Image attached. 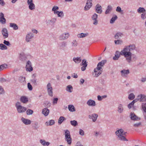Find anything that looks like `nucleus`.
Returning <instances> with one entry per match:
<instances>
[{
	"label": "nucleus",
	"mask_w": 146,
	"mask_h": 146,
	"mask_svg": "<svg viewBox=\"0 0 146 146\" xmlns=\"http://www.w3.org/2000/svg\"><path fill=\"white\" fill-rule=\"evenodd\" d=\"M135 46L134 44H130L125 46L120 52L118 50L115 52V56L113 58V59L117 60L121 55L124 56L128 63L136 61L137 60V56L132 53V52L135 50Z\"/></svg>",
	"instance_id": "1"
},
{
	"label": "nucleus",
	"mask_w": 146,
	"mask_h": 146,
	"mask_svg": "<svg viewBox=\"0 0 146 146\" xmlns=\"http://www.w3.org/2000/svg\"><path fill=\"white\" fill-rule=\"evenodd\" d=\"M106 62V60H104L98 64L97 67L94 69V72L95 74L94 75V77H97L102 74V67L103 66Z\"/></svg>",
	"instance_id": "2"
},
{
	"label": "nucleus",
	"mask_w": 146,
	"mask_h": 146,
	"mask_svg": "<svg viewBox=\"0 0 146 146\" xmlns=\"http://www.w3.org/2000/svg\"><path fill=\"white\" fill-rule=\"evenodd\" d=\"M115 134L117 135L119 139L122 141H127L128 140L125 137L127 132L123 131V130L122 129L117 130L115 132Z\"/></svg>",
	"instance_id": "3"
},
{
	"label": "nucleus",
	"mask_w": 146,
	"mask_h": 146,
	"mask_svg": "<svg viewBox=\"0 0 146 146\" xmlns=\"http://www.w3.org/2000/svg\"><path fill=\"white\" fill-rule=\"evenodd\" d=\"M15 106L17 112L19 113H23L27 110L26 108L21 105V103L19 102H17L15 104Z\"/></svg>",
	"instance_id": "4"
},
{
	"label": "nucleus",
	"mask_w": 146,
	"mask_h": 146,
	"mask_svg": "<svg viewBox=\"0 0 146 146\" xmlns=\"http://www.w3.org/2000/svg\"><path fill=\"white\" fill-rule=\"evenodd\" d=\"M65 134V139L67 142L68 144H71L72 143V139L69 131L68 130H65L64 131Z\"/></svg>",
	"instance_id": "5"
},
{
	"label": "nucleus",
	"mask_w": 146,
	"mask_h": 146,
	"mask_svg": "<svg viewBox=\"0 0 146 146\" xmlns=\"http://www.w3.org/2000/svg\"><path fill=\"white\" fill-rule=\"evenodd\" d=\"M46 88L48 95L50 96H53L52 88L51 84L50 83H48L46 86Z\"/></svg>",
	"instance_id": "6"
},
{
	"label": "nucleus",
	"mask_w": 146,
	"mask_h": 146,
	"mask_svg": "<svg viewBox=\"0 0 146 146\" xmlns=\"http://www.w3.org/2000/svg\"><path fill=\"white\" fill-rule=\"evenodd\" d=\"M69 36L68 33H63L60 35L59 37V39L61 40H64L68 38Z\"/></svg>",
	"instance_id": "7"
},
{
	"label": "nucleus",
	"mask_w": 146,
	"mask_h": 146,
	"mask_svg": "<svg viewBox=\"0 0 146 146\" xmlns=\"http://www.w3.org/2000/svg\"><path fill=\"white\" fill-rule=\"evenodd\" d=\"M129 117L131 120L138 121L141 119V118L137 116L134 113H130Z\"/></svg>",
	"instance_id": "8"
},
{
	"label": "nucleus",
	"mask_w": 146,
	"mask_h": 146,
	"mask_svg": "<svg viewBox=\"0 0 146 146\" xmlns=\"http://www.w3.org/2000/svg\"><path fill=\"white\" fill-rule=\"evenodd\" d=\"M98 15L96 13L94 14L91 17L92 20L93 21V24L94 25H97L98 23Z\"/></svg>",
	"instance_id": "9"
},
{
	"label": "nucleus",
	"mask_w": 146,
	"mask_h": 146,
	"mask_svg": "<svg viewBox=\"0 0 146 146\" xmlns=\"http://www.w3.org/2000/svg\"><path fill=\"white\" fill-rule=\"evenodd\" d=\"M34 36V35L33 33L31 32L28 33L26 36V42H30L33 38Z\"/></svg>",
	"instance_id": "10"
},
{
	"label": "nucleus",
	"mask_w": 146,
	"mask_h": 146,
	"mask_svg": "<svg viewBox=\"0 0 146 146\" xmlns=\"http://www.w3.org/2000/svg\"><path fill=\"white\" fill-rule=\"evenodd\" d=\"M1 33L4 38L5 39L8 37L9 34L7 30L5 28H3Z\"/></svg>",
	"instance_id": "11"
},
{
	"label": "nucleus",
	"mask_w": 146,
	"mask_h": 146,
	"mask_svg": "<svg viewBox=\"0 0 146 146\" xmlns=\"http://www.w3.org/2000/svg\"><path fill=\"white\" fill-rule=\"evenodd\" d=\"M25 68L26 70L28 71L29 72H31L33 70L31 62L29 60L27 61Z\"/></svg>",
	"instance_id": "12"
},
{
	"label": "nucleus",
	"mask_w": 146,
	"mask_h": 146,
	"mask_svg": "<svg viewBox=\"0 0 146 146\" xmlns=\"http://www.w3.org/2000/svg\"><path fill=\"white\" fill-rule=\"evenodd\" d=\"M56 19L55 18H52L51 19L46 20V23L47 25H54L56 23Z\"/></svg>",
	"instance_id": "13"
},
{
	"label": "nucleus",
	"mask_w": 146,
	"mask_h": 146,
	"mask_svg": "<svg viewBox=\"0 0 146 146\" xmlns=\"http://www.w3.org/2000/svg\"><path fill=\"white\" fill-rule=\"evenodd\" d=\"M67 45V42L65 41H63L60 43L59 45L60 48L63 50L64 51H66L65 47H66Z\"/></svg>",
	"instance_id": "14"
},
{
	"label": "nucleus",
	"mask_w": 146,
	"mask_h": 146,
	"mask_svg": "<svg viewBox=\"0 0 146 146\" xmlns=\"http://www.w3.org/2000/svg\"><path fill=\"white\" fill-rule=\"evenodd\" d=\"M86 104L89 106L94 107L96 105L95 102L92 99H90L87 101Z\"/></svg>",
	"instance_id": "15"
},
{
	"label": "nucleus",
	"mask_w": 146,
	"mask_h": 146,
	"mask_svg": "<svg viewBox=\"0 0 146 146\" xmlns=\"http://www.w3.org/2000/svg\"><path fill=\"white\" fill-rule=\"evenodd\" d=\"M96 12L98 13L101 14L102 12L101 6L99 4H98L95 7Z\"/></svg>",
	"instance_id": "16"
},
{
	"label": "nucleus",
	"mask_w": 146,
	"mask_h": 146,
	"mask_svg": "<svg viewBox=\"0 0 146 146\" xmlns=\"http://www.w3.org/2000/svg\"><path fill=\"white\" fill-rule=\"evenodd\" d=\"M98 116V115L95 113L88 116L89 118L92 119L93 122H95L96 121Z\"/></svg>",
	"instance_id": "17"
},
{
	"label": "nucleus",
	"mask_w": 146,
	"mask_h": 146,
	"mask_svg": "<svg viewBox=\"0 0 146 146\" xmlns=\"http://www.w3.org/2000/svg\"><path fill=\"white\" fill-rule=\"evenodd\" d=\"M121 75L123 77L127 76V75L129 74V70L128 69H123L120 71Z\"/></svg>",
	"instance_id": "18"
},
{
	"label": "nucleus",
	"mask_w": 146,
	"mask_h": 146,
	"mask_svg": "<svg viewBox=\"0 0 146 146\" xmlns=\"http://www.w3.org/2000/svg\"><path fill=\"white\" fill-rule=\"evenodd\" d=\"M21 120L22 122L26 125H30L31 123V121L30 120L25 118L23 117L21 118Z\"/></svg>",
	"instance_id": "19"
},
{
	"label": "nucleus",
	"mask_w": 146,
	"mask_h": 146,
	"mask_svg": "<svg viewBox=\"0 0 146 146\" xmlns=\"http://www.w3.org/2000/svg\"><path fill=\"white\" fill-rule=\"evenodd\" d=\"M0 22L2 24H5L6 23V20L4 17V15L2 13H0Z\"/></svg>",
	"instance_id": "20"
},
{
	"label": "nucleus",
	"mask_w": 146,
	"mask_h": 146,
	"mask_svg": "<svg viewBox=\"0 0 146 146\" xmlns=\"http://www.w3.org/2000/svg\"><path fill=\"white\" fill-rule=\"evenodd\" d=\"M139 98L140 102H146V96L144 94H140L138 96Z\"/></svg>",
	"instance_id": "21"
},
{
	"label": "nucleus",
	"mask_w": 146,
	"mask_h": 146,
	"mask_svg": "<svg viewBox=\"0 0 146 146\" xmlns=\"http://www.w3.org/2000/svg\"><path fill=\"white\" fill-rule=\"evenodd\" d=\"M20 101L23 103L26 104L28 102V98L25 96H23L21 97L20 98Z\"/></svg>",
	"instance_id": "22"
},
{
	"label": "nucleus",
	"mask_w": 146,
	"mask_h": 146,
	"mask_svg": "<svg viewBox=\"0 0 146 146\" xmlns=\"http://www.w3.org/2000/svg\"><path fill=\"white\" fill-rule=\"evenodd\" d=\"M19 56V59L22 61H25L27 59V57L25 55L23 52L20 53Z\"/></svg>",
	"instance_id": "23"
},
{
	"label": "nucleus",
	"mask_w": 146,
	"mask_h": 146,
	"mask_svg": "<svg viewBox=\"0 0 146 146\" xmlns=\"http://www.w3.org/2000/svg\"><path fill=\"white\" fill-rule=\"evenodd\" d=\"M89 35L88 33H82L77 35V36L79 38H83Z\"/></svg>",
	"instance_id": "24"
},
{
	"label": "nucleus",
	"mask_w": 146,
	"mask_h": 146,
	"mask_svg": "<svg viewBox=\"0 0 146 146\" xmlns=\"http://www.w3.org/2000/svg\"><path fill=\"white\" fill-rule=\"evenodd\" d=\"M49 112V110L48 109L46 108L43 109L42 111V113L46 116L48 115Z\"/></svg>",
	"instance_id": "25"
},
{
	"label": "nucleus",
	"mask_w": 146,
	"mask_h": 146,
	"mask_svg": "<svg viewBox=\"0 0 146 146\" xmlns=\"http://www.w3.org/2000/svg\"><path fill=\"white\" fill-rule=\"evenodd\" d=\"M54 120L52 119L46 122L45 123V125L46 126H51L54 124Z\"/></svg>",
	"instance_id": "26"
},
{
	"label": "nucleus",
	"mask_w": 146,
	"mask_h": 146,
	"mask_svg": "<svg viewBox=\"0 0 146 146\" xmlns=\"http://www.w3.org/2000/svg\"><path fill=\"white\" fill-rule=\"evenodd\" d=\"M40 142L44 146H48L50 144V143L49 142H46L45 140L43 139H40Z\"/></svg>",
	"instance_id": "27"
},
{
	"label": "nucleus",
	"mask_w": 146,
	"mask_h": 146,
	"mask_svg": "<svg viewBox=\"0 0 146 146\" xmlns=\"http://www.w3.org/2000/svg\"><path fill=\"white\" fill-rule=\"evenodd\" d=\"M10 26L13 28L14 30H17L18 29V26L16 24L14 23H10Z\"/></svg>",
	"instance_id": "28"
},
{
	"label": "nucleus",
	"mask_w": 146,
	"mask_h": 146,
	"mask_svg": "<svg viewBox=\"0 0 146 146\" xmlns=\"http://www.w3.org/2000/svg\"><path fill=\"white\" fill-rule=\"evenodd\" d=\"M73 60L76 63L78 64L82 61L80 57H74Z\"/></svg>",
	"instance_id": "29"
},
{
	"label": "nucleus",
	"mask_w": 146,
	"mask_h": 146,
	"mask_svg": "<svg viewBox=\"0 0 146 146\" xmlns=\"http://www.w3.org/2000/svg\"><path fill=\"white\" fill-rule=\"evenodd\" d=\"M123 105L122 104H120L118 107V112L119 113L123 112Z\"/></svg>",
	"instance_id": "30"
},
{
	"label": "nucleus",
	"mask_w": 146,
	"mask_h": 146,
	"mask_svg": "<svg viewBox=\"0 0 146 146\" xmlns=\"http://www.w3.org/2000/svg\"><path fill=\"white\" fill-rule=\"evenodd\" d=\"M68 109L70 112H74L76 111V109L74 106L72 104L68 106Z\"/></svg>",
	"instance_id": "31"
},
{
	"label": "nucleus",
	"mask_w": 146,
	"mask_h": 146,
	"mask_svg": "<svg viewBox=\"0 0 146 146\" xmlns=\"http://www.w3.org/2000/svg\"><path fill=\"white\" fill-rule=\"evenodd\" d=\"M112 10V7L110 5H109L108 6L107 9L106 10L105 13L106 14H108L110 13Z\"/></svg>",
	"instance_id": "32"
},
{
	"label": "nucleus",
	"mask_w": 146,
	"mask_h": 146,
	"mask_svg": "<svg viewBox=\"0 0 146 146\" xmlns=\"http://www.w3.org/2000/svg\"><path fill=\"white\" fill-rule=\"evenodd\" d=\"M92 6V4H90L88 3H86V5L84 7V10L85 11H88L89 10Z\"/></svg>",
	"instance_id": "33"
},
{
	"label": "nucleus",
	"mask_w": 146,
	"mask_h": 146,
	"mask_svg": "<svg viewBox=\"0 0 146 146\" xmlns=\"http://www.w3.org/2000/svg\"><path fill=\"white\" fill-rule=\"evenodd\" d=\"M54 14H57L58 15V17H63L64 16L63 13L62 11H56V12H55L54 13Z\"/></svg>",
	"instance_id": "34"
},
{
	"label": "nucleus",
	"mask_w": 146,
	"mask_h": 146,
	"mask_svg": "<svg viewBox=\"0 0 146 146\" xmlns=\"http://www.w3.org/2000/svg\"><path fill=\"white\" fill-rule=\"evenodd\" d=\"M123 35V33L119 32H118L115 35L114 38L116 39H117L119 38V37H121Z\"/></svg>",
	"instance_id": "35"
},
{
	"label": "nucleus",
	"mask_w": 146,
	"mask_h": 146,
	"mask_svg": "<svg viewBox=\"0 0 146 146\" xmlns=\"http://www.w3.org/2000/svg\"><path fill=\"white\" fill-rule=\"evenodd\" d=\"M146 11V10L144 8L142 7H139L137 10V12L139 13H144Z\"/></svg>",
	"instance_id": "36"
},
{
	"label": "nucleus",
	"mask_w": 146,
	"mask_h": 146,
	"mask_svg": "<svg viewBox=\"0 0 146 146\" xmlns=\"http://www.w3.org/2000/svg\"><path fill=\"white\" fill-rule=\"evenodd\" d=\"M73 89V87L71 85H68L66 86V90L67 92L71 93L72 92V90Z\"/></svg>",
	"instance_id": "37"
},
{
	"label": "nucleus",
	"mask_w": 146,
	"mask_h": 146,
	"mask_svg": "<svg viewBox=\"0 0 146 146\" xmlns=\"http://www.w3.org/2000/svg\"><path fill=\"white\" fill-rule=\"evenodd\" d=\"M25 81V78L22 76H20L19 78V81L20 83H22Z\"/></svg>",
	"instance_id": "38"
},
{
	"label": "nucleus",
	"mask_w": 146,
	"mask_h": 146,
	"mask_svg": "<svg viewBox=\"0 0 146 146\" xmlns=\"http://www.w3.org/2000/svg\"><path fill=\"white\" fill-rule=\"evenodd\" d=\"M7 65L6 64H2L0 65V71H1L4 69L7 68Z\"/></svg>",
	"instance_id": "39"
},
{
	"label": "nucleus",
	"mask_w": 146,
	"mask_h": 146,
	"mask_svg": "<svg viewBox=\"0 0 146 146\" xmlns=\"http://www.w3.org/2000/svg\"><path fill=\"white\" fill-rule=\"evenodd\" d=\"M87 62L85 59H83L82 60V63L80 64L81 66H84L85 67H87L88 64Z\"/></svg>",
	"instance_id": "40"
},
{
	"label": "nucleus",
	"mask_w": 146,
	"mask_h": 146,
	"mask_svg": "<svg viewBox=\"0 0 146 146\" xmlns=\"http://www.w3.org/2000/svg\"><path fill=\"white\" fill-rule=\"evenodd\" d=\"M65 118L63 116H60L58 120V123L59 124H61L63 121L65 120Z\"/></svg>",
	"instance_id": "41"
},
{
	"label": "nucleus",
	"mask_w": 146,
	"mask_h": 146,
	"mask_svg": "<svg viewBox=\"0 0 146 146\" xmlns=\"http://www.w3.org/2000/svg\"><path fill=\"white\" fill-rule=\"evenodd\" d=\"M70 123L72 126L74 127L78 125V123L77 121L75 120L71 121H70Z\"/></svg>",
	"instance_id": "42"
},
{
	"label": "nucleus",
	"mask_w": 146,
	"mask_h": 146,
	"mask_svg": "<svg viewBox=\"0 0 146 146\" xmlns=\"http://www.w3.org/2000/svg\"><path fill=\"white\" fill-rule=\"evenodd\" d=\"M0 49L1 50H7V47L3 44H0Z\"/></svg>",
	"instance_id": "43"
},
{
	"label": "nucleus",
	"mask_w": 146,
	"mask_h": 146,
	"mask_svg": "<svg viewBox=\"0 0 146 146\" xmlns=\"http://www.w3.org/2000/svg\"><path fill=\"white\" fill-rule=\"evenodd\" d=\"M141 107L144 111L146 113V103L144 102L142 103L141 105Z\"/></svg>",
	"instance_id": "44"
},
{
	"label": "nucleus",
	"mask_w": 146,
	"mask_h": 146,
	"mask_svg": "<svg viewBox=\"0 0 146 146\" xmlns=\"http://www.w3.org/2000/svg\"><path fill=\"white\" fill-rule=\"evenodd\" d=\"M135 95L133 93H131L129 94L128 96V98L129 100H132L134 99Z\"/></svg>",
	"instance_id": "45"
},
{
	"label": "nucleus",
	"mask_w": 146,
	"mask_h": 146,
	"mask_svg": "<svg viewBox=\"0 0 146 146\" xmlns=\"http://www.w3.org/2000/svg\"><path fill=\"white\" fill-rule=\"evenodd\" d=\"M29 5V9L31 10H33L35 9V4L33 3L31 4H30Z\"/></svg>",
	"instance_id": "46"
},
{
	"label": "nucleus",
	"mask_w": 146,
	"mask_h": 146,
	"mask_svg": "<svg viewBox=\"0 0 146 146\" xmlns=\"http://www.w3.org/2000/svg\"><path fill=\"white\" fill-rule=\"evenodd\" d=\"M117 18V17L116 15H115L114 17H112L110 20V23L111 24L113 23Z\"/></svg>",
	"instance_id": "47"
},
{
	"label": "nucleus",
	"mask_w": 146,
	"mask_h": 146,
	"mask_svg": "<svg viewBox=\"0 0 146 146\" xmlns=\"http://www.w3.org/2000/svg\"><path fill=\"white\" fill-rule=\"evenodd\" d=\"M33 113V111L31 109H28L26 111V113L27 115H32Z\"/></svg>",
	"instance_id": "48"
},
{
	"label": "nucleus",
	"mask_w": 146,
	"mask_h": 146,
	"mask_svg": "<svg viewBox=\"0 0 146 146\" xmlns=\"http://www.w3.org/2000/svg\"><path fill=\"white\" fill-rule=\"evenodd\" d=\"M141 124V122H139L138 123H134L133 126L135 127H139Z\"/></svg>",
	"instance_id": "49"
},
{
	"label": "nucleus",
	"mask_w": 146,
	"mask_h": 146,
	"mask_svg": "<svg viewBox=\"0 0 146 146\" xmlns=\"http://www.w3.org/2000/svg\"><path fill=\"white\" fill-rule=\"evenodd\" d=\"M31 82L34 85H36L37 84L36 79L35 78H33L31 80Z\"/></svg>",
	"instance_id": "50"
},
{
	"label": "nucleus",
	"mask_w": 146,
	"mask_h": 146,
	"mask_svg": "<svg viewBox=\"0 0 146 146\" xmlns=\"http://www.w3.org/2000/svg\"><path fill=\"white\" fill-rule=\"evenodd\" d=\"M123 41L119 40H115L114 41L115 43L117 44H121L123 43Z\"/></svg>",
	"instance_id": "51"
},
{
	"label": "nucleus",
	"mask_w": 146,
	"mask_h": 146,
	"mask_svg": "<svg viewBox=\"0 0 146 146\" xmlns=\"http://www.w3.org/2000/svg\"><path fill=\"white\" fill-rule=\"evenodd\" d=\"M78 43L76 40H74L72 43V46L74 47H76Z\"/></svg>",
	"instance_id": "52"
},
{
	"label": "nucleus",
	"mask_w": 146,
	"mask_h": 146,
	"mask_svg": "<svg viewBox=\"0 0 146 146\" xmlns=\"http://www.w3.org/2000/svg\"><path fill=\"white\" fill-rule=\"evenodd\" d=\"M5 92L3 87L0 86V94H4Z\"/></svg>",
	"instance_id": "53"
},
{
	"label": "nucleus",
	"mask_w": 146,
	"mask_h": 146,
	"mask_svg": "<svg viewBox=\"0 0 146 146\" xmlns=\"http://www.w3.org/2000/svg\"><path fill=\"white\" fill-rule=\"evenodd\" d=\"M3 43L5 44V45L7 46H10L11 45L9 41H6L5 40H4Z\"/></svg>",
	"instance_id": "54"
},
{
	"label": "nucleus",
	"mask_w": 146,
	"mask_h": 146,
	"mask_svg": "<svg viewBox=\"0 0 146 146\" xmlns=\"http://www.w3.org/2000/svg\"><path fill=\"white\" fill-rule=\"evenodd\" d=\"M141 18L143 20H144L146 18V13H142L141 15Z\"/></svg>",
	"instance_id": "55"
},
{
	"label": "nucleus",
	"mask_w": 146,
	"mask_h": 146,
	"mask_svg": "<svg viewBox=\"0 0 146 146\" xmlns=\"http://www.w3.org/2000/svg\"><path fill=\"white\" fill-rule=\"evenodd\" d=\"M59 9V8L58 7L56 6H54L52 9V11H54V13L55 12H56V11H56V10H58Z\"/></svg>",
	"instance_id": "56"
},
{
	"label": "nucleus",
	"mask_w": 146,
	"mask_h": 146,
	"mask_svg": "<svg viewBox=\"0 0 146 146\" xmlns=\"http://www.w3.org/2000/svg\"><path fill=\"white\" fill-rule=\"evenodd\" d=\"M79 133L80 135L83 136L84 135V131L81 129H80Z\"/></svg>",
	"instance_id": "57"
},
{
	"label": "nucleus",
	"mask_w": 146,
	"mask_h": 146,
	"mask_svg": "<svg viewBox=\"0 0 146 146\" xmlns=\"http://www.w3.org/2000/svg\"><path fill=\"white\" fill-rule=\"evenodd\" d=\"M27 87L30 90H32L33 89V87L30 83L27 84Z\"/></svg>",
	"instance_id": "58"
},
{
	"label": "nucleus",
	"mask_w": 146,
	"mask_h": 146,
	"mask_svg": "<svg viewBox=\"0 0 146 146\" xmlns=\"http://www.w3.org/2000/svg\"><path fill=\"white\" fill-rule=\"evenodd\" d=\"M134 104L132 102L130 103L127 106V107L129 109H131L132 107L134 105Z\"/></svg>",
	"instance_id": "59"
},
{
	"label": "nucleus",
	"mask_w": 146,
	"mask_h": 146,
	"mask_svg": "<svg viewBox=\"0 0 146 146\" xmlns=\"http://www.w3.org/2000/svg\"><path fill=\"white\" fill-rule=\"evenodd\" d=\"M34 125V127L35 129H37L38 128V123L37 122H35Z\"/></svg>",
	"instance_id": "60"
},
{
	"label": "nucleus",
	"mask_w": 146,
	"mask_h": 146,
	"mask_svg": "<svg viewBox=\"0 0 146 146\" xmlns=\"http://www.w3.org/2000/svg\"><path fill=\"white\" fill-rule=\"evenodd\" d=\"M58 99L57 98H54L53 99V104H55L57 103Z\"/></svg>",
	"instance_id": "61"
},
{
	"label": "nucleus",
	"mask_w": 146,
	"mask_h": 146,
	"mask_svg": "<svg viewBox=\"0 0 146 146\" xmlns=\"http://www.w3.org/2000/svg\"><path fill=\"white\" fill-rule=\"evenodd\" d=\"M116 10L117 12H120L123 11L121 10V8L119 6H118L117 7Z\"/></svg>",
	"instance_id": "62"
},
{
	"label": "nucleus",
	"mask_w": 146,
	"mask_h": 146,
	"mask_svg": "<svg viewBox=\"0 0 146 146\" xmlns=\"http://www.w3.org/2000/svg\"><path fill=\"white\" fill-rule=\"evenodd\" d=\"M44 104L47 106L46 107V108H47L48 107H50L51 105V104L50 103L48 102H46Z\"/></svg>",
	"instance_id": "63"
},
{
	"label": "nucleus",
	"mask_w": 146,
	"mask_h": 146,
	"mask_svg": "<svg viewBox=\"0 0 146 146\" xmlns=\"http://www.w3.org/2000/svg\"><path fill=\"white\" fill-rule=\"evenodd\" d=\"M7 80L4 78H0V82L1 83L5 82L7 81Z\"/></svg>",
	"instance_id": "64"
}]
</instances>
